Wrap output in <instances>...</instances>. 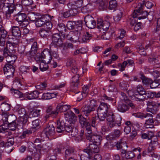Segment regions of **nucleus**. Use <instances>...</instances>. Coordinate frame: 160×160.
Instances as JSON below:
<instances>
[{"mask_svg":"<svg viewBox=\"0 0 160 160\" xmlns=\"http://www.w3.org/2000/svg\"><path fill=\"white\" fill-rule=\"evenodd\" d=\"M46 22L44 24L43 26L44 27V29L49 30V29L52 28V25L51 22L49 21Z\"/></svg>","mask_w":160,"mask_h":160,"instance_id":"338daca9","label":"nucleus"},{"mask_svg":"<svg viewBox=\"0 0 160 160\" xmlns=\"http://www.w3.org/2000/svg\"><path fill=\"white\" fill-rule=\"evenodd\" d=\"M87 139L90 141L91 143H94L97 145H99L100 144L102 139L101 137L98 135H95L94 134L92 135L86 136Z\"/></svg>","mask_w":160,"mask_h":160,"instance_id":"4468645a","label":"nucleus"},{"mask_svg":"<svg viewBox=\"0 0 160 160\" xmlns=\"http://www.w3.org/2000/svg\"><path fill=\"white\" fill-rule=\"evenodd\" d=\"M7 62L13 64L17 58L16 56L13 54H10L5 57Z\"/></svg>","mask_w":160,"mask_h":160,"instance_id":"e433bc0d","label":"nucleus"},{"mask_svg":"<svg viewBox=\"0 0 160 160\" xmlns=\"http://www.w3.org/2000/svg\"><path fill=\"white\" fill-rule=\"evenodd\" d=\"M79 75L78 74H76L72 77L71 83L72 90H76L78 89V87L79 83Z\"/></svg>","mask_w":160,"mask_h":160,"instance_id":"a211bd4d","label":"nucleus"},{"mask_svg":"<svg viewBox=\"0 0 160 160\" xmlns=\"http://www.w3.org/2000/svg\"><path fill=\"white\" fill-rule=\"evenodd\" d=\"M96 3L100 10H105L107 9V3H105L102 0H97Z\"/></svg>","mask_w":160,"mask_h":160,"instance_id":"c756f323","label":"nucleus"},{"mask_svg":"<svg viewBox=\"0 0 160 160\" xmlns=\"http://www.w3.org/2000/svg\"><path fill=\"white\" fill-rule=\"evenodd\" d=\"M153 74L157 78L153 82L152 80V82L150 83V86L152 88H155L157 87L160 84V77H157L158 73L156 72H154Z\"/></svg>","mask_w":160,"mask_h":160,"instance_id":"aec40b11","label":"nucleus"},{"mask_svg":"<svg viewBox=\"0 0 160 160\" xmlns=\"http://www.w3.org/2000/svg\"><path fill=\"white\" fill-rule=\"evenodd\" d=\"M84 19L86 26L87 27L91 29L95 28L96 25V22L91 16H86L84 17Z\"/></svg>","mask_w":160,"mask_h":160,"instance_id":"9d476101","label":"nucleus"},{"mask_svg":"<svg viewBox=\"0 0 160 160\" xmlns=\"http://www.w3.org/2000/svg\"><path fill=\"white\" fill-rule=\"evenodd\" d=\"M70 108V105H64L60 103L58 104L56 107V110L58 113L59 112H65L68 110Z\"/></svg>","mask_w":160,"mask_h":160,"instance_id":"cd10ccee","label":"nucleus"},{"mask_svg":"<svg viewBox=\"0 0 160 160\" xmlns=\"http://www.w3.org/2000/svg\"><path fill=\"white\" fill-rule=\"evenodd\" d=\"M52 41L53 43L58 47L62 46L63 43L62 40L60 39V35L58 33H55L53 35Z\"/></svg>","mask_w":160,"mask_h":160,"instance_id":"6ab92c4d","label":"nucleus"},{"mask_svg":"<svg viewBox=\"0 0 160 160\" xmlns=\"http://www.w3.org/2000/svg\"><path fill=\"white\" fill-rule=\"evenodd\" d=\"M92 37V35L88 32H87L82 36V40L83 42H87V41L91 39Z\"/></svg>","mask_w":160,"mask_h":160,"instance_id":"5fc2aeb1","label":"nucleus"},{"mask_svg":"<svg viewBox=\"0 0 160 160\" xmlns=\"http://www.w3.org/2000/svg\"><path fill=\"white\" fill-rule=\"evenodd\" d=\"M121 153L122 157L127 159H132L135 156V154L131 151H127L123 149L122 150Z\"/></svg>","mask_w":160,"mask_h":160,"instance_id":"a878e982","label":"nucleus"},{"mask_svg":"<svg viewBox=\"0 0 160 160\" xmlns=\"http://www.w3.org/2000/svg\"><path fill=\"white\" fill-rule=\"evenodd\" d=\"M57 29L61 34V36L65 38L66 33V28L65 25L62 23H58L57 26Z\"/></svg>","mask_w":160,"mask_h":160,"instance_id":"412c9836","label":"nucleus"},{"mask_svg":"<svg viewBox=\"0 0 160 160\" xmlns=\"http://www.w3.org/2000/svg\"><path fill=\"white\" fill-rule=\"evenodd\" d=\"M22 3L23 5L27 6V9L29 11H32L34 8L31 6L33 3L32 0H22Z\"/></svg>","mask_w":160,"mask_h":160,"instance_id":"7c9ffc66","label":"nucleus"},{"mask_svg":"<svg viewBox=\"0 0 160 160\" xmlns=\"http://www.w3.org/2000/svg\"><path fill=\"white\" fill-rule=\"evenodd\" d=\"M53 18V16H51L48 14H45L36 19L35 22L36 25L38 27L43 26L46 22L52 20Z\"/></svg>","mask_w":160,"mask_h":160,"instance_id":"6e6552de","label":"nucleus"},{"mask_svg":"<svg viewBox=\"0 0 160 160\" xmlns=\"http://www.w3.org/2000/svg\"><path fill=\"white\" fill-rule=\"evenodd\" d=\"M66 123H64L63 121L58 120L57 124V131L58 133L63 132L65 131V126Z\"/></svg>","mask_w":160,"mask_h":160,"instance_id":"393cba45","label":"nucleus"},{"mask_svg":"<svg viewBox=\"0 0 160 160\" xmlns=\"http://www.w3.org/2000/svg\"><path fill=\"white\" fill-rule=\"evenodd\" d=\"M40 110H34L31 111L29 114L30 118L36 117L39 116L40 115Z\"/></svg>","mask_w":160,"mask_h":160,"instance_id":"864d4df0","label":"nucleus"},{"mask_svg":"<svg viewBox=\"0 0 160 160\" xmlns=\"http://www.w3.org/2000/svg\"><path fill=\"white\" fill-rule=\"evenodd\" d=\"M7 39L9 40L8 42H7L6 44L8 45V49L9 50H13L14 49V47L17 45L13 43L14 41L12 40V36L11 35H8L7 38Z\"/></svg>","mask_w":160,"mask_h":160,"instance_id":"2f4dec72","label":"nucleus"},{"mask_svg":"<svg viewBox=\"0 0 160 160\" xmlns=\"http://www.w3.org/2000/svg\"><path fill=\"white\" fill-rule=\"evenodd\" d=\"M42 133L49 138L53 136L55 133V128L52 125H48L42 131Z\"/></svg>","mask_w":160,"mask_h":160,"instance_id":"ddd939ff","label":"nucleus"},{"mask_svg":"<svg viewBox=\"0 0 160 160\" xmlns=\"http://www.w3.org/2000/svg\"><path fill=\"white\" fill-rule=\"evenodd\" d=\"M97 112L98 117L99 119V121H105L107 115L108 111H104L103 110L98 108Z\"/></svg>","mask_w":160,"mask_h":160,"instance_id":"4be33fe9","label":"nucleus"},{"mask_svg":"<svg viewBox=\"0 0 160 160\" xmlns=\"http://www.w3.org/2000/svg\"><path fill=\"white\" fill-rule=\"evenodd\" d=\"M158 144V142L157 138L155 137L154 139L152 138L148 148V151L149 152H150L153 150Z\"/></svg>","mask_w":160,"mask_h":160,"instance_id":"c85d7f7f","label":"nucleus"},{"mask_svg":"<svg viewBox=\"0 0 160 160\" xmlns=\"http://www.w3.org/2000/svg\"><path fill=\"white\" fill-rule=\"evenodd\" d=\"M147 107L146 110L153 114H156L158 111L159 109L158 107L160 106V103L153 101H148Z\"/></svg>","mask_w":160,"mask_h":160,"instance_id":"0eeeda50","label":"nucleus"},{"mask_svg":"<svg viewBox=\"0 0 160 160\" xmlns=\"http://www.w3.org/2000/svg\"><path fill=\"white\" fill-rule=\"evenodd\" d=\"M152 2V0H150V1H149V0H143L142 2V5H145L147 8L149 9L151 8L154 5Z\"/></svg>","mask_w":160,"mask_h":160,"instance_id":"de8ad7c7","label":"nucleus"},{"mask_svg":"<svg viewBox=\"0 0 160 160\" xmlns=\"http://www.w3.org/2000/svg\"><path fill=\"white\" fill-rule=\"evenodd\" d=\"M39 94V92L37 91H34L27 94L26 98L29 100L36 99L38 98Z\"/></svg>","mask_w":160,"mask_h":160,"instance_id":"72a5a7b5","label":"nucleus"},{"mask_svg":"<svg viewBox=\"0 0 160 160\" xmlns=\"http://www.w3.org/2000/svg\"><path fill=\"white\" fill-rule=\"evenodd\" d=\"M37 49L38 46L37 42H34L32 45L31 50L28 52H27L26 53V55L27 56V57H29L31 59L32 58H34L37 61V60L36 59L37 56L36 57H34L37 52ZM38 53L37 54L36 56ZM38 61H39L38 60Z\"/></svg>","mask_w":160,"mask_h":160,"instance_id":"f8f14e48","label":"nucleus"},{"mask_svg":"<svg viewBox=\"0 0 160 160\" xmlns=\"http://www.w3.org/2000/svg\"><path fill=\"white\" fill-rule=\"evenodd\" d=\"M118 109L119 112H124L129 109V106L127 101H121L118 104Z\"/></svg>","mask_w":160,"mask_h":160,"instance_id":"dca6fc26","label":"nucleus"},{"mask_svg":"<svg viewBox=\"0 0 160 160\" xmlns=\"http://www.w3.org/2000/svg\"><path fill=\"white\" fill-rule=\"evenodd\" d=\"M72 41L76 42L79 39L80 33L78 31L72 32Z\"/></svg>","mask_w":160,"mask_h":160,"instance_id":"49530a36","label":"nucleus"},{"mask_svg":"<svg viewBox=\"0 0 160 160\" xmlns=\"http://www.w3.org/2000/svg\"><path fill=\"white\" fill-rule=\"evenodd\" d=\"M83 3V1L82 0H78L75 1L72 4L69 3V5L72 6L73 9H76L78 10L82 6Z\"/></svg>","mask_w":160,"mask_h":160,"instance_id":"473e14b6","label":"nucleus"},{"mask_svg":"<svg viewBox=\"0 0 160 160\" xmlns=\"http://www.w3.org/2000/svg\"><path fill=\"white\" fill-rule=\"evenodd\" d=\"M46 112L47 114H53L56 115L58 114V112L57 111L56 109L55 110L53 111V108L51 106H49L48 107L46 110Z\"/></svg>","mask_w":160,"mask_h":160,"instance_id":"8fccbe9b","label":"nucleus"},{"mask_svg":"<svg viewBox=\"0 0 160 160\" xmlns=\"http://www.w3.org/2000/svg\"><path fill=\"white\" fill-rule=\"evenodd\" d=\"M2 119L5 122H7L8 123H11L14 124L15 126V122L17 120V118L16 116L13 114L8 115V113L6 114V116H2Z\"/></svg>","mask_w":160,"mask_h":160,"instance_id":"2eb2a0df","label":"nucleus"},{"mask_svg":"<svg viewBox=\"0 0 160 160\" xmlns=\"http://www.w3.org/2000/svg\"><path fill=\"white\" fill-rule=\"evenodd\" d=\"M35 13L33 12H30L27 14L28 17L30 20L33 22L36 20L37 15Z\"/></svg>","mask_w":160,"mask_h":160,"instance_id":"603ef678","label":"nucleus"},{"mask_svg":"<svg viewBox=\"0 0 160 160\" xmlns=\"http://www.w3.org/2000/svg\"><path fill=\"white\" fill-rule=\"evenodd\" d=\"M141 10H136L134 11L132 13L133 17L131 19L130 22V24L132 26H134L136 23V18L139 19H144L146 18L148 16V13L146 12H143L142 14H140L142 12Z\"/></svg>","mask_w":160,"mask_h":160,"instance_id":"20e7f679","label":"nucleus"},{"mask_svg":"<svg viewBox=\"0 0 160 160\" xmlns=\"http://www.w3.org/2000/svg\"><path fill=\"white\" fill-rule=\"evenodd\" d=\"M73 92L76 94V97L78 101H80L83 98V96L82 92H80L77 90V89L76 90H72Z\"/></svg>","mask_w":160,"mask_h":160,"instance_id":"13d9d810","label":"nucleus"},{"mask_svg":"<svg viewBox=\"0 0 160 160\" xmlns=\"http://www.w3.org/2000/svg\"><path fill=\"white\" fill-rule=\"evenodd\" d=\"M140 78L143 84L148 85L152 82V80L150 78H147L143 75H141Z\"/></svg>","mask_w":160,"mask_h":160,"instance_id":"79ce46f5","label":"nucleus"},{"mask_svg":"<svg viewBox=\"0 0 160 160\" xmlns=\"http://www.w3.org/2000/svg\"><path fill=\"white\" fill-rule=\"evenodd\" d=\"M65 128V131L68 133L71 132V135L72 136H74L77 134V130L71 124H70L69 125L66 124Z\"/></svg>","mask_w":160,"mask_h":160,"instance_id":"b1692460","label":"nucleus"},{"mask_svg":"<svg viewBox=\"0 0 160 160\" xmlns=\"http://www.w3.org/2000/svg\"><path fill=\"white\" fill-rule=\"evenodd\" d=\"M56 93L47 92L44 93L42 96V98L43 100H48L56 97Z\"/></svg>","mask_w":160,"mask_h":160,"instance_id":"f704fd0d","label":"nucleus"},{"mask_svg":"<svg viewBox=\"0 0 160 160\" xmlns=\"http://www.w3.org/2000/svg\"><path fill=\"white\" fill-rule=\"evenodd\" d=\"M121 134V132L120 130H115L113 133L109 134L107 137V139L108 140L109 139L110 140H113L118 138Z\"/></svg>","mask_w":160,"mask_h":160,"instance_id":"bb28decb","label":"nucleus"},{"mask_svg":"<svg viewBox=\"0 0 160 160\" xmlns=\"http://www.w3.org/2000/svg\"><path fill=\"white\" fill-rule=\"evenodd\" d=\"M67 65L69 67L72 72L76 74L78 72V68L76 61L73 59L69 60L67 63Z\"/></svg>","mask_w":160,"mask_h":160,"instance_id":"f3484780","label":"nucleus"},{"mask_svg":"<svg viewBox=\"0 0 160 160\" xmlns=\"http://www.w3.org/2000/svg\"><path fill=\"white\" fill-rule=\"evenodd\" d=\"M1 108H2V115L6 116V114L8 113L7 111L10 109V105L6 102H4L1 104Z\"/></svg>","mask_w":160,"mask_h":160,"instance_id":"5701e85b","label":"nucleus"},{"mask_svg":"<svg viewBox=\"0 0 160 160\" xmlns=\"http://www.w3.org/2000/svg\"><path fill=\"white\" fill-rule=\"evenodd\" d=\"M53 47L50 48V50L48 49H44L41 53H38L36 59L39 61L41 62L44 63L45 60L42 59L45 58V62L49 63L52 60V56H53L56 59L59 60L60 59L58 52V49L55 48L54 50Z\"/></svg>","mask_w":160,"mask_h":160,"instance_id":"f257e3e1","label":"nucleus"},{"mask_svg":"<svg viewBox=\"0 0 160 160\" xmlns=\"http://www.w3.org/2000/svg\"><path fill=\"white\" fill-rule=\"evenodd\" d=\"M125 142H122L121 140L115 144V146L117 147V149L119 150L120 149L122 148L123 145H125Z\"/></svg>","mask_w":160,"mask_h":160,"instance_id":"052dcab7","label":"nucleus"},{"mask_svg":"<svg viewBox=\"0 0 160 160\" xmlns=\"http://www.w3.org/2000/svg\"><path fill=\"white\" fill-rule=\"evenodd\" d=\"M14 0H1L0 2V10L5 15L6 18L9 19L11 14L15 10L16 7L14 4Z\"/></svg>","mask_w":160,"mask_h":160,"instance_id":"f03ea898","label":"nucleus"},{"mask_svg":"<svg viewBox=\"0 0 160 160\" xmlns=\"http://www.w3.org/2000/svg\"><path fill=\"white\" fill-rule=\"evenodd\" d=\"M107 120L108 122V125L111 128L115 126H119L121 125V118L118 117L115 119V115L113 114L108 115L107 116Z\"/></svg>","mask_w":160,"mask_h":160,"instance_id":"39448f33","label":"nucleus"},{"mask_svg":"<svg viewBox=\"0 0 160 160\" xmlns=\"http://www.w3.org/2000/svg\"><path fill=\"white\" fill-rule=\"evenodd\" d=\"M97 107L96 101L93 99L90 101L89 103L85 105L81 110L83 114L89 118L92 116V112L95 110Z\"/></svg>","mask_w":160,"mask_h":160,"instance_id":"7ed1b4c3","label":"nucleus"},{"mask_svg":"<svg viewBox=\"0 0 160 160\" xmlns=\"http://www.w3.org/2000/svg\"><path fill=\"white\" fill-rule=\"evenodd\" d=\"M136 91L138 94L134 93L133 95L136 99V100L139 101H143V98L142 96L145 93L144 88L141 85H138L137 87Z\"/></svg>","mask_w":160,"mask_h":160,"instance_id":"1a4fd4ad","label":"nucleus"},{"mask_svg":"<svg viewBox=\"0 0 160 160\" xmlns=\"http://www.w3.org/2000/svg\"><path fill=\"white\" fill-rule=\"evenodd\" d=\"M8 126L7 123L6 124L4 123L0 126V131L1 132H6L8 129Z\"/></svg>","mask_w":160,"mask_h":160,"instance_id":"774afa93","label":"nucleus"},{"mask_svg":"<svg viewBox=\"0 0 160 160\" xmlns=\"http://www.w3.org/2000/svg\"><path fill=\"white\" fill-rule=\"evenodd\" d=\"M6 39L0 38V52L3 51L4 47H5Z\"/></svg>","mask_w":160,"mask_h":160,"instance_id":"69168bd1","label":"nucleus"},{"mask_svg":"<svg viewBox=\"0 0 160 160\" xmlns=\"http://www.w3.org/2000/svg\"><path fill=\"white\" fill-rule=\"evenodd\" d=\"M74 149L72 147H69L67 149L65 152V157L67 158L74 154Z\"/></svg>","mask_w":160,"mask_h":160,"instance_id":"4c0bfd02","label":"nucleus"},{"mask_svg":"<svg viewBox=\"0 0 160 160\" xmlns=\"http://www.w3.org/2000/svg\"><path fill=\"white\" fill-rule=\"evenodd\" d=\"M110 25V23L109 22L105 21L104 22V23L102 26L101 29L103 31H106L108 30Z\"/></svg>","mask_w":160,"mask_h":160,"instance_id":"680f3d73","label":"nucleus"},{"mask_svg":"<svg viewBox=\"0 0 160 160\" xmlns=\"http://www.w3.org/2000/svg\"><path fill=\"white\" fill-rule=\"evenodd\" d=\"M50 33V31L49 30H46L44 28L41 29L39 32V33L40 36L43 38L47 37Z\"/></svg>","mask_w":160,"mask_h":160,"instance_id":"c03bdc74","label":"nucleus"},{"mask_svg":"<svg viewBox=\"0 0 160 160\" xmlns=\"http://www.w3.org/2000/svg\"><path fill=\"white\" fill-rule=\"evenodd\" d=\"M98 145L92 143H89V148L91 150V153H98V152L99 150L98 147Z\"/></svg>","mask_w":160,"mask_h":160,"instance_id":"58836bf2","label":"nucleus"},{"mask_svg":"<svg viewBox=\"0 0 160 160\" xmlns=\"http://www.w3.org/2000/svg\"><path fill=\"white\" fill-rule=\"evenodd\" d=\"M14 71V68L11 64H6L3 68L4 73L6 76L7 78L12 77Z\"/></svg>","mask_w":160,"mask_h":160,"instance_id":"9b49d317","label":"nucleus"},{"mask_svg":"<svg viewBox=\"0 0 160 160\" xmlns=\"http://www.w3.org/2000/svg\"><path fill=\"white\" fill-rule=\"evenodd\" d=\"M7 33V32L2 26L0 24V38L6 39Z\"/></svg>","mask_w":160,"mask_h":160,"instance_id":"a19ab883","label":"nucleus"},{"mask_svg":"<svg viewBox=\"0 0 160 160\" xmlns=\"http://www.w3.org/2000/svg\"><path fill=\"white\" fill-rule=\"evenodd\" d=\"M10 30L11 31L12 38L14 40V44L18 45L19 41V38H21V31L19 28L17 26H12Z\"/></svg>","mask_w":160,"mask_h":160,"instance_id":"423d86ee","label":"nucleus"},{"mask_svg":"<svg viewBox=\"0 0 160 160\" xmlns=\"http://www.w3.org/2000/svg\"><path fill=\"white\" fill-rule=\"evenodd\" d=\"M65 118L66 120L73 119L75 117V114L70 111H68L64 113Z\"/></svg>","mask_w":160,"mask_h":160,"instance_id":"ea45409f","label":"nucleus"},{"mask_svg":"<svg viewBox=\"0 0 160 160\" xmlns=\"http://www.w3.org/2000/svg\"><path fill=\"white\" fill-rule=\"evenodd\" d=\"M109 107V106L107 103L105 102H102L101 103L98 108L108 111Z\"/></svg>","mask_w":160,"mask_h":160,"instance_id":"6e6d98bb","label":"nucleus"},{"mask_svg":"<svg viewBox=\"0 0 160 160\" xmlns=\"http://www.w3.org/2000/svg\"><path fill=\"white\" fill-rule=\"evenodd\" d=\"M3 51V55L5 58L10 54H11L8 49V45L7 44H6V47H4Z\"/></svg>","mask_w":160,"mask_h":160,"instance_id":"0e129e2a","label":"nucleus"},{"mask_svg":"<svg viewBox=\"0 0 160 160\" xmlns=\"http://www.w3.org/2000/svg\"><path fill=\"white\" fill-rule=\"evenodd\" d=\"M67 27L70 30L73 29L75 28V23L74 22L68 21L67 24Z\"/></svg>","mask_w":160,"mask_h":160,"instance_id":"e2e57ef3","label":"nucleus"},{"mask_svg":"<svg viewBox=\"0 0 160 160\" xmlns=\"http://www.w3.org/2000/svg\"><path fill=\"white\" fill-rule=\"evenodd\" d=\"M62 44V46H59V47L63 48L61 51L62 53L64 55L66 56L68 53V47H67V44L63 43Z\"/></svg>","mask_w":160,"mask_h":160,"instance_id":"bf43d9fd","label":"nucleus"},{"mask_svg":"<svg viewBox=\"0 0 160 160\" xmlns=\"http://www.w3.org/2000/svg\"><path fill=\"white\" fill-rule=\"evenodd\" d=\"M84 127L86 128V131L87 133H86V136L88 135H91L93 134L92 132L91 127L89 123H87L85 125Z\"/></svg>","mask_w":160,"mask_h":160,"instance_id":"3c124183","label":"nucleus"},{"mask_svg":"<svg viewBox=\"0 0 160 160\" xmlns=\"http://www.w3.org/2000/svg\"><path fill=\"white\" fill-rule=\"evenodd\" d=\"M117 3L116 0H111L109 2L108 8L111 10H114L117 7Z\"/></svg>","mask_w":160,"mask_h":160,"instance_id":"a18cd8bd","label":"nucleus"},{"mask_svg":"<svg viewBox=\"0 0 160 160\" xmlns=\"http://www.w3.org/2000/svg\"><path fill=\"white\" fill-rule=\"evenodd\" d=\"M11 91L12 93L15 94V97L17 98H21L24 97V95L21 92L19 91L18 90L14 89L13 88L11 89Z\"/></svg>","mask_w":160,"mask_h":160,"instance_id":"37998d69","label":"nucleus"},{"mask_svg":"<svg viewBox=\"0 0 160 160\" xmlns=\"http://www.w3.org/2000/svg\"><path fill=\"white\" fill-rule=\"evenodd\" d=\"M15 17H16V20L19 22H22L23 20H25L27 18V15L25 13L19 12Z\"/></svg>","mask_w":160,"mask_h":160,"instance_id":"c9c22d12","label":"nucleus"},{"mask_svg":"<svg viewBox=\"0 0 160 160\" xmlns=\"http://www.w3.org/2000/svg\"><path fill=\"white\" fill-rule=\"evenodd\" d=\"M123 12L121 11L118 10L117 12V15L114 18V19L115 21L118 22L120 21L122 16Z\"/></svg>","mask_w":160,"mask_h":160,"instance_id":"4d7b16f0","label":"nucleus"},{"mask_svg":"<svg viewBox=\"0 0 160 160\" xmlns=\"http://www.w3.org/2000/svg\"><path fill=\"white\" fill-rule=\"evenodd\" d=\"M78 116L79 118L80 123L82 127H84L85 125L89 123L86 121V118L83 117L82 115H79Z\"/></svg>","mask_w":160,"mask_h":160,"instance_id":"09e8293b","label":"nucleus"}]
</instances>
